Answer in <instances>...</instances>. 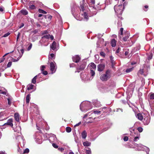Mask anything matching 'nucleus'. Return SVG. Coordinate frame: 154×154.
<instances>
[{
    "label": "nucleus",
    "mask_w": 154,
    "mask_h": 154,
    "mask_svg": "<svg viewBox=\"0 0 154 154\" xmlns=\"http://www.w3.org/2000/svg\"><path fill=\"white\" fill-rule=\"evenodd\" d=\"M110 77V71L107 70L105 74H102L100 76V79L103 81H107Z\"/></svg>",
    "instance_id": "obj_1"
},
{
    "label": "nucleus",
    "mask_w": 154,
    "mask_h": 154,
    "mask_svg": "<svg viewBox=\"0 0 154 154\" xmlns=\"http://www.w3.org/2000/svg\"><path fill=\"white\" fill-rule=\"evenodd\" d=\"M130 35V32L128 31H126V45L128 47L131 46L133 44L132 41L131 40V37L129 39Z\"/></svg>",
    "instance_id": "obj_2"
},
{
    "label": "nucleus",
    "mask_w": 154,
    "mask_h": 154,
    "mask_svg": "<svg viewBox=\"0 0 154 154\" xmlns=\"http://www.w3.org/2000/svg\"><path fill=\"white\" fill-rule=\"evenodd\" d=\"M79 66L77 68L76 70L75 71V73L79 72L81 71L84 69L86 66V63L84 61L81 62Z\"/></svg>",
    "instance_id": "obj_3"
},
{
    "label": "nucleus",
    "mask_w": 154,
    "mask_h": 154,
    "mask_svg": "<svg viewBox=\"0 0 154 154\" xmlns=\"http://www.w3.org/2000/svg\"><path fill=\"white\" fill-rule=\"evenodd\" d=\"M144 115L146 116H144L143 122L145 125H147L149 124L150 122V116L149 114L146 113H143Z\"/></svg>",
    "instance_id": "obj_4"
},
{
    "label": "nucleus",
    "mask_w": 154,
    "mask_h": 154,
    "mask_svg": "<svg viewBox=\"0 0 154 154\" xmlns=\"http://www.w3.org/2000/svg\"><path fill=\"white\" fill-rule=\"evenodd\" d=\"M13 119H8L7 121V122L5 123L4 125H8L11 127H12L13 126Z\"/></svg>",
    "instance_id": "obj_5"
},
{
    "label": "nucleus",
    "mask_w": 154,
    "mask_h": 154,
    "mask_svg": "<svg viewBox=\"0 0 154 154\" xmlns=\"http://www.w3.org/2000/svg\"><path fill=\"white\" fill-rule=\"evenodd\" d=\"M72 58L73 61L76 63L79 62L81 59L80 57L78 55H76L72 57Z\"/></svg>",
    "instance_id": "obj_6"
},
{
    "label": "nucleus",
    "mask_w": 154,
    "mask_h": 154,
    "mask_svg": "<svg viewBox=\"0 0 154 154\" xmlns=\"http://www.w3.org/2000/svg\"><path fill=\"white\" fill-rule=\"evenodd\" d=\"M105 67L104 64H100L97 66L98 70L100 72L103 71Z\"/></svg>",
    "instance_id": "obj_7"
},
{
    "label": "nucleus",
    "mask_w": 154,
    "mask_h": 154,
    "mask_svg": "<svg viewBox=\"0 0 154 154\" xmlns=\"http://www.w3.org/2000/svg\"><path fill=\"white\" fill-rule=\"evenodd\" d=\"M14 118L15 121L18 122L20 121V115L18 113H15L14 114Z\"/></svg>",
    "instance_id": "obj_8"
},
{
    "label": "nucleus",
    "mask_w": 154,
    "mask_h": 154,
    "mask_svg": "<svg viewBox=\"0 0 154 154\" xmlns=\"http://www.w3.org/2000/svg\"><path fill=\"white\" fill-rule=\"evenodd\" d=\"M50 70L52 72H54L55 69V66L54 63L51 62L50 63Z\"/></svg>",
    "instance_id": "obj_9"
},
{
    "label": "nucleus",
    "mask_w": 154,
    "mask_h": 154,
    "mask_svg": "<svg viewBox=\"0 0 154 154\" xmlns=\"http://www.w3.org/2000/svg\"><path fill=\"white\" fill-rule=\"evenodd\" d=\"M93 103L95 106L97 107H100L101 105L100 102L97 100L95 101Z\"/></svg>",
    "instance_id": "obj_10"
},
{
    "label": "nucleus",
    "mask_w": 154,
    "mask_h": 154,
    "mask_svg": "<svg viewBox=\"0 0 154 154\" xmlns=\"http://www.w3.org/2000/svg\"><path fill=\"white\" fill-rule=\"evenodd\" d=\"M116 41L115 39H112L111 41V45L112 47H115L116 45Z\"/></svg>",
    "instance_id": "obj_11"
},
{
    "label": "nucleus",
    "mask_w": 154,
    "mask_h": 154,
    "mask_svg": "<svg viewBox=\"0 0 154 154\" xmlns=\"http://www.w3.org/2000/svg\"><path fill=\"white\" fill-rule=\"evenodd\" d=\"M137 117L138 118V119L141 121L143 120L144 119L143 116L140 113L137 114Z\"/></svg>",
    "instance_id": "obj_12"
},
{
    "label": "nucleus",
    "mask_w": 154,
    "mask_h": 154,
    "mask_svg": "<svg viewBox=\"0 0 154 154\" xmlns=\"http://www.w3.org/2000/svg\"><path fill=\"white\" fill-rule=\"evenodd\" d=\"M56 42L55 41H54L51 46V49L53 50H54L56 48Z\"/></svg>",
    "instance_id": "obj_13"
},
{
    "label": "nucleus",
    "mask_w": 154,
    "mask_h": 154,
    "mask_svg": "<svg viewBox=\"0 0 154 154\" xmlns=\"http://www.w3.org/2000/svg\"><path fill=\"white\" fill-rule=\"evenodd\" d=\"M123 28H121L120 29V32L119 33V37L120 38H122L123 35Z\"/></svg>",
    "instance_id": "obj_14"
},
{
    "label": "nucleus",
    "mask_w": 154,
    "mask_h": 154,
    "mask_svg": "<svg viewBox=\"0 0 154 154\" xmlns=\"http://www.w3.org/2000/svg\"><path fill=\"white\" fill-rule=\"evenodd\" d=\"M89 65L91 67L90 70L96 69V66L94 63H91Z\"/></svg>",
    "instance_id": "obj_15"
},
{
    "label": "nucleus",
    "mask_w": 154,
    "mask_h": 154,
    "mask_svg": "<svg viewBox=\"0 0 154 154\" xmlns=\"http://www.w3.org/2000/svg\"><path fill=\"white\" fill-rule=\"evenodd\" d=\"M82 137L83 139H85L87 136V133L85 131H84L82 133Z\"/></svg>",
    "instance_id": "obj_16"
},
{
    "label": "nucleus",
    "mask_w": 154,
    "mask_h": 154,
    "mask_svg": "<svg viewBox=\"0 0 154 154\" xmlns=\"http://www.w3.org/2000/svg\"><path fill=\"white\" fill-rule=\"evenodd\" d=\"M14 51H12L10 52V53H7L5 55H4V56L2 57V58L0 59V63H1L2 62H3L5 60V58L4 57L6 55L10 53H12Z\"/></svg>",
    "instance_id": "obj_17"
},
{
    "label": "nucleus",
    "mask_w": 154,
    "mask_h": 154,
    "mask_svg": "<svg viewBox=\"0 0 154 154\" xmlns=\"http://www.w3.org/2000/svg\"><path fill=\"white\" fill-rule=\"evenodd\" d=\"M110 59L111 62L112 63V65H114L116 63L114 60V58L112 56H111L110 57Z\"/></svg>",
    "instance_id": "obj_18"
},
{
    "label": "nucleus",
    "mask_w": 154,
    "mask_h": 154,
    "mask_svg": "<svg viewBox=\"0 0 154 154\" xmlns=\"http://www.w3.org/2000/svg\"><path fill=\"white\" fill-rule=\"evenodd\" d=\"M30 94H28L26 97V101L27 103H28L30 101Z\"/></svg>",
    "instance_id": "obj_19"
},
{
    "label": "nucleus",
    "mask_w": 154,
    "mask_h": 154,
    "mask_svg": "<svg viewBox=\"0 0 154 154\" xmlns=\"http://www.w3.org/2000/svg\"><path fill=\"white\" fill-rule=\"evenodd\" d=\"M20 12L22 14L24 15H26L28 14L27 11L25 10H21L20 11Z\"/></svg>",
    "instance_id": "obj_20"
},
{
    "label": "nucleus",
    "mask_w": 154,
    "mask_h": 154,
    "mask_svg": "<svg viewBox=\"0 0 154 154\" xmlns=\"http://www.w3.org/2000/svg\"><path fill=\"white\" fill-rule=\"evenodd\" d=\"M83 145L85 146H89L90 145V143L87 141L84 142L83 143Z\"/></svg>",
    "instance_id": "obj_21"
},
{
    "label": "nucleus",
    "mask_w": 154,
    "mask_h": 154,
    "mask_svg": "<svg viewBox=\"0 0 154 154\" xmlns=\"http://www.w3.org/2000/svg\"><path fill=\"white\" fill-rule=\"evenodd\" d=\"M80 9L81 11H82L83 12H84V11L85 10L84 8V5L83 3H82L80 5Z\"/></svg>",
    "instance_id": "obj_22"
},
{
    "label": "nucleus",
    "mask_w": 154,
    "mask_h": 154,
    "mask_svg": "<svg viewBox=\"0 0 154 154\" xmlns=\"http://www.w3.org/2000/svg\"><path fill=\"white\" fill-rule=\"evenodd\" d=\"M37 75L35 76L32 80V83L35 84L36 83V80L37 79Z\"/></svg>",
    "instance_id": "obj_23"
},
{
    "label": "nucleus",
    "mask_w": 154,
    "mask_h": 154,
    "mask_svg": "<svg viewBox=\"0 0 154 154\" xmlns=\"http://www.w3.org/2000/svg\"><path fill=\"white\" fill-rule=\"evenodd\" d=\"M82 15H83L85 19H86L87 20L88 19V16L87 13L86 12H84L83 13V14Z\"/></svg>",
    "instance_id": "obj_24"
},
{
    "label": "nucleus",
    "mask_w": 154,
    "mask_h": 154,
    "mask_svg": "<svg viewBox=\"0 0 154 154\" xmlns=\"http://www.w3.org/2000/svg\"><path fill=\"white\" fill-rule=\"evenodd\" d=\"M38 12L40 13H42L43 14H46L47 13L46 11L41 9H38Z\"/></svg>",
    "instance_id": "obj_25"
},
{
    "label": "nucleus",
    "mask_w": 154,
    "mask_h": 154,
    "mask_svg": "<svg viewBox=\"0 0 154 154\" xmlns=\"http://www.w3.org/2000/svg\"><path fill=\"white\" fill-rule=\"evenodd\" d=\"M133 67H131L129 69H127L126 70V72L127 73L129 72L132 71Z\"/></svg>",
    "instance_id": "obj_26"
},
{
    "label": "nucleus",
    "mask_w": 154,
    "mask_h": 154,
    "mask_svg": "<svg viewBox=\"0 0 154 154\" xmlns=\"http://www.w3.org/2000/svg\"><path fill=\"white\" fill-rule=\"evenodd\" d=\"M66 131L68 133H69L71 131V128L69 127H67L66 128Z\"/></svg>",
    "instance_id": "obj_27"
},
{
    "label": "nucleus",
    "mask_w": 154,
    "mask_h": 154,
    "mask_svg": "<svg viewBox=\"0 0 154 154\" xmlns=\"http://www.w3.org/2000/svg\"><path fill=\"white\" fill-rule=\"evenodd\" d=\"M34 86V85L32 84H31L29 85V87H28L27 88V89L28 91H29L30 90L32 89L33 88V87Z\"/></svg>",
    "instance_id": "obj_28"
},
{
    "label": "nucleus",
    "mask_w": 154,
    "mask_h": 154,
    "mask_svg": "<svg viewBox=\"0 0 154 154\" xmlns=\"http://www.w3.org/2000/svg\"><path fill=\"white\" fill-rule=\"evenodd\" d=\"M29 8L31 9H35L36 7L34 5H30L29 6Z\"/></svg>",
    "instance_id": "obj_29"
},
{
    "label": "nucleus",
    "mask_w": 154,
    "mask_h": 154,
    "mask_svg": "<svg viewBox=\"0 0 154 154\" xmlns=\"http://www.w3.org/2000/svg\"><path fill=\"white\" fill-rule=\"evenodd\" d=\"M50 34H48L45 35L43 36L42 37V38H50Z\"/></svg>",
    "instance_id": "obj_30"
},
{
    "label": "nucleus",
    "mask_w": 154,
    "mask_h": 154,
    "mask_svg": "<svg viewBox=\"0 0 154 154\" xmlns=\"http://www.w3.org/2000/svg\"><path fill=\"white\" fill-rule=\"evenodd\" d=\"M46 17H45V19L48 18V19H49L50 20H51V18L52 17V16L49 14L46 15Z\"/></svg>",
    "instance_id": "obj_31"
},
{
    "label": "nucleus",
    "mask_w": 154,
    "mask_h": 154,
    "mask_svg": "<svg viewBox=\"0 0 154 154\" xmlns=\"http://www.w3.org/2000/svg\"><path fill=\"white\" fill-rule=\"evenodd\" d=\"M149 98L151 100L154 99V93H152L150 94Z\"/></svg>",
    "instance_id": "obj_32"
},
{
    "label": "nucleus",
    "mask_w": 154,
    "mask_h": 154,
    "mask_svg": "<svg viewBox=\"0 0 154 154\" xmlns=\"http://www.w3.org/2000/svg\"><path fill=\"white\" fill-rule=\"evenodd\" d=\"M90 73L91 75V76H94L95 74L94 71L92 69L91 70Z\"/></svg>",
    "instance_id": "obj_33"
},
{
    "label": "nucleus",
    "mask_w": 154,
    "mask_h": 154,
    "mask_svg": "<svg viewBox=\"0 0 154 154\" xmlns=\"http://www.w3.org/2000/svg\"><path fill=\"white\" fill-rule=\"evenodd\" d=\"M12 99L11 98H9L8 99V105H10L11 103V100Z\"/></svg>",
    "instance_id": "obj_34"
},
{
    "label": "nucleus",
    "mask_w": 154,
    "mask_h": 154,
    "mask_svg": "<svg viewBox=\"0 0 154 154\" xmlns=\"http://www.w3.org/2000/svg\"><path fill=\"white\" fill-rule=\"evenodd\" d=\"M137 130L140 132H141L143 131V129L141 127H138Z\"/></svg>",
    "instance_id": "obj_35"
},
{
    "label": "nucleus",
    "mask_w": 154,
    "mask_h": 154,
    "mask_svg": "<svg viewBox=\"0 0 154 154\" xmlns=\"http://www.w3.org/2000/svg\"><path fill=\"white\" fill-rule=\"evenodd\" d=\"M100 54L101 56L103 57H105V54L103 51H101L100 53Z\"/></svg>",
    "instance_id": "obj_36"
},
{
    "label": "nucleus",
    "mask_w": 154,
    "mask_h": 154,
    "mask_svg": "<svg viewBox=\"0 0 154 154\" xmlns=\"http://www.w3.org/2000/svg\"><path fill=\"white\" fill-rule=\"evenodd\" d=\"M45 67L44 65H42L41 66V70L42 72L44 70Z\"/></svg>",
    "instance_id": "obj_37"
},
{
    "label": "nucleus",
    "mask_w": 154,
    "mask_h": 154,
    "mask_svg": "<svg viewBox=\"0 0 154 154\" xmlns=\"http://www.w3.org/2000/svg\"><path fill=\"white\" fill-rule=\"evenodd\" d=\"M129 51L128 49L126 48V56L129 54ZM127 58V57L126 56V58Z\"/></svg>",
    "instance_id": "obj_38"
},
{
    "label": "nucleus",
    "mask_w": 154,
    "mask_h": 154,
    "mask_svg": "<svg viewBox=\"0 0 154 154\" xmlns=\"http://www.w3.org/2000/svg\"><path fill=\"white\" fill-rule=\"evenodd\" d=\"M12 63L11 61L9 62L7 65V67H10L12 65Z\"/></svg>",
    "instance_id": "obj_39"
},
{
    "label": "nucleus",
    "mask_w": 154,
    "mask_h": 154,
    "mask_svg": "<svg viewBox=\"0 0 154 154\" xmlns=\"http://www.w3.org/2000/svg\"><path fill=\"white\" fill-rule=\"evenodd\" d=\"M10 34L9 32H8L6 33L3 36V37H5L8 36Z\"/></svg>",
    "instance_id": "obj_40"
},
{
    "label": "nucleus",
    "mask_w": 154,
    "mask_h": 154,
    "mask_svg": "<svg viewBox=\"0 0 154 154\" xmlns=\"http://www.w3.org/2000/svg\"><path fill=\"white\" fill-rule=\"evenodd\" d=\"M29 151V149L28 148L25 149L23 152V153H28Z\"/></svg>",
    "instance_id": "obj_41"
},
{
    "label": "nucleus",
    "mask_w": 154,
    "mask_h": 154,
    "mask_svg": "<svg viewBox=\"0 0 154 154\" xmlns=\"http://www.w3.org/2000/svg\"><path fill=\"white\" fill-rule=\"evenodd\" d=\"M42 73L45 75H46L48 74V72L44 70L42 72Z\"/></svg>",
    "instance_id": "obj_42"
},
{
    "label": "nucleus",
    "mask_w": 154,
    "mask_h": 154,
    "mask_svg": "<svg viewBox=\"0 0 154 154\" xmlns=\"http://www.w3.org/2000/svg\"><path fill=\"white\" fill-rule=\"evenodd\" d=\"M52 145L53 147L55 148H57L58 147V146L55 143H53Z\"/></svg>",
    "instance_id": "obj_43"
},
{
    "label": "nucleus",
    "mask_w": 154,
    "mask_h": 154,
    "mask_svg": "<svg viewBox=\"0 0 154 154\" xmlns=\"http://www.w3.org/2000/svg\"><path fill=\"white\" fill-rule=\"evenodd\" d=\"M139 73L140 74L142 75L143 73V70L142 69H140L139 71Z\"/></svg>",
    "instance_id": "obj_44"
},
{
    "label": "nucleus",
    "mask_w": 154,
    "mask_h": 154,
    "mask_svg": "<svg viewBox=\"0 0 154 154\" xmlns=\"http://www.w3.org/2000/svg\"><path fill=\"white\" fill-rule=\"evenodd\" d=\"M101 112V111L99 110L94 111V114H99Z\"/></svg>",
    "instance_id": "obj_45"
},
{
    "label": "nucleus",
    "mask_w": 154,
    "mask_h": 154,
    "mask_svg": "<svg viewBox=\"0 0 154 154\" xmlns=\"http://www.w3.org/2000/svg\"><path fill=\"white\" fill-rule=\"evenodd\" d=\"M38 17H42V18H43V17L45 18V17H46V15H43V14H39L38 16Z\"/></svg>",
    "instance_id": "obj_46"
},
{
    "label": "nucleus",
    "mask_w": 154,
    "mask_h": 154,
    "mask_svg": "<svg viewBox=\"0 0 154 154\" xmlns=\"http://www.w3.org/2000/svg\"><path fill=\"white\" fill-rule=\"evenodd\" d=\"M20 35V32H18V33L17 34V42L18 41V39H19Z\"/></svg>",
    "instance_id": "obj_47"
},
{
    "label": "nucleus",
    "mask_w": 154,
    "mask_h": 154,
    "mask_svg": "<svg viewBox=\"0 0 154 154\" xmlns=\"http://www.w3.org/2000/svg\"><path fill=\"white\" fill-rule=\"evenodd\" d=\"M152 54H151L148 57V60H150L152 58Z\"/></svg>",
    "instance_id": "obj_48"
},
{
    "label": "nucleus",
    "mask_w": 154,
    "mask_h": 154,
    "mask_svg": "<svg viewBox=\"0 0 154 154\" xmlns=\"http://www.w3.org/2000/svg\"><path fill=\"white\" fill-rule=\"evenodd\" d=\"M20 59L19 57L17 58V59H12V60L13 62H16L18 61Z\"/></svg>",
    "instance_id": "obj_49"
},
{
    "label": "nucleus",
    "mask_w": 154,
    "mask_h": 154,
    "mask_svg": "<svg viewBox=\"0 0 154 154\" xmlns=\"http://www.w3.org/2000/svg\"><path fill=\"white\" fill-rule=\"evenodd\" d=\"M86 153V154H91V152L90 150H87Z\"/></svg>",
    "instance_id": "obj_50"
},
{
    "label": "nucleus",
    "mask_w": 154,
    "mask_h": 154,
    "mask_svg": "<svg viewBox=\"0 0 154 154\" xmlns=\"http://www.w3.org/2000/svg\"><path fill=\"white\" fill-rule=\"evenodd\" d=\"M81 124V122H80L79 123L75 125H74V127H75L76 126H79V125H80Z\"/></svg>",
    "instance_id": "obj_51"
},
{
    "label": "nucleus",
    "mask_w": 154,
    "mask_h": 154,
    "mask_svg": "<svg viewBox=\"0 0 154 154\" xmlns=\"http://www.w3.org/2000/svg\"><path fill=\"white\" fill-rule=\"evenodd\" d=\"M24 26V24L23 23H22L21 25L19 26V28L20 29L23 27Z\"/></svg>",
    "instance_id": "obj_52"
},
{
    "label": "nucleus",
    "mask_w": 154,
    "mask_h": 154,
    "mask_svg": "<svg viewBox=\"0 0 154 154\" xmlns=\"http://www.w3.org/2000/svg\"><path fill=\"white\" fill-rule=\"evenodd\" d=\"M139 139V137H134V141H137V139Z\"/></svg>",
    "instance_id": "obj_53"
},
{
    "label": "nucleus",
    "mask_w": 154,
    "mask_h": 154,
    "mask_svg": "<svg viewBox=\"0 0 154 154\" xmlns=\"http://www.w3.org/2000/svg\"><path fill=\"white\" fill-rule=\"evenodd\" d=\"M91 3L92 4H94L95 3V0H91Z\"/></svg>",
    "instance_id": "obj_54"
},
{
    "label": "nucleus",
    "mask_w": 154,
    "mask_h": 154,
    "mask_svg": "<svg viewBox=\"0 0 154 154\" xmlns=\"http://www.w3.org/2000/svg\"><path fill=\"white\" fill-rule=\"evenodd\" d=\"M32 44H31L29 45V46L28 48V50H29L32 47Z\"/></svg>",
    "instance_id": "obj_55"
},
{
    "label": "nucleus",
    "mask_w": 154,
    "mask_h": 154,
    "mask_svg": "<svg viewBox=\"0 0 154 154\" xmlns=\"http://www.w3.org/2000/svg\"><path fill=\"white\" fill-rule=\"evenodd\" d=\"M1 93L2 94H4V95H6V93L5 91H3V92H1Z\"/></svg>",
    "instance_id": "obj_56"
},
{
    "label": "nucleus",
    "mask_w": 154,
    "mask_h": 154,
    "mask_svg": "<svg viewBox=\"0 0 154 154\" xmlns=\"http://www.w3.org/2000/svg\"><path fill=\"white\" fill-rule=\"evenodd\" d=\"M58 149L61 151H63L64 150V149L62 148H59Z\"/></svg>",
    "instance_id": "obj_57"
},
{
    "label": "nucleus",
    "mask_w": 154,
    "mask_h": 154,
    "mask_svg": "<svg viewBox=\"0 0 154 154\" xmlns=\"http://www.w3.org/2000/svg\"><path fill=\"white\" fill-rule=\"evenodd\" d=\"M50 56L51 57H53L54 56V54L53 53L51 54H50Z\"/></svg>",
    "instance_id": "obj_58"
},
{
    "label": "nucleus",
    "mask_w": 154,
    "mask_h": 154,
    "mask_svg": "<svg viewBox=\"0 0 154 154\" xmlns=\"http://www.w3.org/2000/svg\"><path fill=\"white\" fill-rule=\"evenodd\" d=\"M51 40H53L54 39V37L53 35H51L50 37Z\"/></svg>",
    "instance_id": "obj_59"
},
{
    "label": "nucleus",
    "mask_w": 154,
    "mask_h": 154,
    "mask_svg": "<svg viewBox=\"0 0 154 154\" xmlns=\"http://www.w3.org/2000/svg\"><path fill=\"white\" fill-rule=\"evenodd\" d=\"M117 112H119V111H121L122 112V110L121 109H117Z\"/></svg>",
    "instance_id": "obj_60"
},
{
    "label": "nucleus",
    "mask_w": 154,
    "mask_h": 154,
    "mask_svg": "<svg viewBox=\"0 0 154 154\" xmlns=\"http://www.w3.org/2000/svg\"><path fill=\"white\" fill-rule=\"evenodd\" d=\"M132 56V54H131V53H130L129 54V55L128 57V58H129Z\"/></svg>",
    "instance_id": "obj_61"
},
{
    "label": "nucleus",
    "mask_w": 154,
    "mask_h": 154,
    "mask_svg": "<svg viewBox=\"0 0 154 154\" xmlns=\"http://www.w3.org/2000/svg\"><path fill=\"white\" fill-rule=\"evenodd\" d=\"M47 33V31L46 30H45L43 31V34H46Z\"/></svg>",
    "instance_id": "obj_62"
},
{
    "label": "nucleus",
    "mask_w": 154,
    "mask_h": 154,
    "mask_svg": "<svg viewBox=\"0 0 154 154\" xmlns=\"http://www.w3.org/2000/svg\"><path fill=\"white\" fill-rule=\"evenodd\" d=\"M120 49V48H119L116 50V53H118L119 52V51Z\"/></svg>",
    "instance_id": "obj_63"
},
{
    "label": "nucleus",
    "mask_w": 154,
    "mask_h": 154,
    "mask_svg": "<svg viewBox=\"0 0 154 154\" xmlns=\"http://www.w3.org/2000/svg\"><path fill=\"white\" fill-rule=\"evenodd\" d=\"M20 51L21 52V53L23 54L24 52V50L23 49H22L20 50Z\"/></svg>",
    "instance_id": "obj_64"
}]
</instances>
